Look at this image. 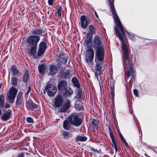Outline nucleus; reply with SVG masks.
<instances>
[{
	"instance_id": "1",
	"label": "nucleus",
	"mask_w": 157,
	"mask_h": 157,
	"mask_svg": "<svg viewBox=\"0 0 157 157\" xmlns=\"http://www.w3.org/2000/svg\"><path fill=\"white\" fill-rule=\"evenodd\" d=\"M114 22L117 26H118L121 30V33L117 29H115L117 35L119 38L121 44V48L123 52L124 58V74L126 78L132 77L134 78L135 76V71L132 68V65L130 59V51L127 39L125 37L124 29L121 25L116 12H112Z\"/></svg>"
},
{
	"instance_id": "4",
	"label": "nucleus",
	"mask_w": 157,
	"mask_h": 157,
	"mask_svg": "<svg viewBox=\"0 0 157 157\" xmlns=\"http://www.w3.org/2000/svg\"><path fill=\"white\" fill-rule=\"evenodd\" d=\"M69 120L71 124L77 126H79L82 123V120L78 118L77 114L72 115L69 117Z\"/></svg>"
},
{
	"instance_id": "57",
	"label": "nucleus",
	"mask_w": 157,
	"mask_h": 157,
	"mask_svg": "<svg viewBox=\"0 0 157 157\" xmlns=\"http://www.w3.org/2000/svg\"><path fill=\"white\" fill-rule=\"evenodd\" d=\"M96 77H97V79H98V77H97V76H96Z\"/></svg>"
},
{
	"instance_id": "14",
	"label": "nucleus",
	"mask_w": 157,
	"mask_h": 157,
	"mask_svg": "<svg viewBox=\"0 0 157 157\" xmlns=\"http://www.w3.org/2000/svg\"><path fill=\"white\" fill-rule=\"evenodd\" d=\"M11 113V112L10 111L5 112L1 117L0 119L4 121L9 120L10 118Z\"/></svg>"
},
{
	"instance_id": "30",
	"label": "nucleus",
	"mask_w": 157,
	"mask_h": 157,
	"mask_svg": "<svg viewBox=\"0 0 157 157\" xmlns=\"http://www.w3.org/2000/svg\"><path fill=\"white\" fill-rule=\"evenodd\" d=\"M89 31L92 34L95 33L96 30L95 28L92 25H90L89 28Z\"/></svg>"
},
{
	"instance_id": "5",
	"label": "nucleus",
	"mask_w": 157,
	"mask_h": 157,
	"mask_svg": "<svg viewBox=\"0 0 157 157\" xmlns=\"http://www.w3.org/2000/svg\"><path fill=\"white\" fill-rule=\"evenodd\" d=\"M56 91V87L50 84L48 85L44 90V93L46 92L48 95L49 96H54Z\"/></svg>"
},
{
	"instance_id": "22",
	"label": "nucleus",
	"mask_w": 157,
	"mask_h": 157,
	"mask_svg": "<svg viewBox=\"0 0 157 157\" xmlns=\"http://www.w3.org/2000/svg\"><path fill=\"white\" fill-rule=\"evenodd\" d=\"M99 120L94 119H92L91 121L92 126L94 128H97L98 126Z\"/></svg>"
},
{
	"instance_id": "23",
	"label": "nucleus",
	"mask_w": 157,
	"mask_h": 157,
	"mask_svg": "<svg viewBox=\"0 0 157 157\" xmlns=\"http://www.w3.org/2000/svg\"><path fill=\"white\" fill-rule=\"evenodd\" d=\"M29 78L28 75V72L27 70H25L24 72V75L23 77V81L25 82H27Z\"/></svg>"
},
{
	"instance_id": "51",
	"label": "nucleus",
	"mask_w": 157,
	"mask_h": 157,
	"mask_svg": "<svg viewBox=\"0 0 157 157\" xmlns=\"http://www.w3.org/2000/svg\"><path fill=\"white\" fill-rule=\"evenodd\" d=\"M2 113V111L1 109H0V116L1 115Z\"/></svg>"
},
{
	"instance_id": "39",
	"label": "nucleus",
	"mask_w": 157,
	"mask_h": 157,
	"mask_svg": "<svg viewBox=\"0 0 157 157\" xmlns=\"http://www.w3.org/2000/svg\"><path fill=\"white\" fill-rule=\"evenodd\" d=\"M60 61L62 63L65 64L67 62V58L66 57H63L61 58Z\"/></svg>"
},
{
	"instance_id": "17",
	"label": "nucleus",
	"mask_w": 157,
	"mask_h": 157,
	"mask_svg": "<svg viewBox=\"0 0 157 157\" xmlns=\"http://www.w3.org/2000/svg\"><path fill=\"white\" fill-rule=\"evenodd\" d=\"M46 30L45 28H40L36 29L33 31L32 33L34 35H41L42 33H44Z\"/></svg>"
},
{
	"instance_id": "11",
	"label": "nucleus",
	"mask_w": 157,
	"mask_h": 157,
	"mask_svg": "<svg viewBox=\"0 0 157 157\" xmlns=\"http://www.w3.org/2000/svg\"><path fill=\"white\" fill-rule=\"evenodd\" d=\"M10 105L7 103L5 102V98L4 96L0 95V108H2L7 109L10 107Z\"/></svg>"
},
{
	"instance_id": "12",
	"label": "nucleus",
	"mask_w": 157,
	"mask_h": 157,
	"mask_svg": "<svg viewBox=\"0 0 157 157\" xmlns=\"http://www.w3.org/2000/svg\"><path fill=\"white\" fill-rule=\"evenodd\" d=\"M63 101V98L59 95L57 96L55 100L54 104L56 107H59L62 105Z\"/></svg>"
},
{
	"instance_id": "52",
	"label": "nucleus",
	"mask_w": 157,
	"mask_h": 157,
	"mask_svg": "<svg viewBox=\"0 0 157 157\" xmlns=\"http://www.w3.org/2000/svg\"><path fill=\"white\" fill-rule=\"evenodd\" d=\"M141 142L143 144H144V143H143V142H142V140H141Z\"/></svg>"
},
{
	"instance_id": "49",
	"label": "nucleus",
	"mask_w": 157,
	"mask_h": 157,
	"mask_svg": "<svg viewBox=\"0 0 157 157\" xmlns=\"http://www.w3.org/2000/svg\"><path fill=\"white\" fill-rule=\"evenodd\" d=\"M18 157H24V155L23 154H20Z\"/></svg>"
},
{
	"instance_id": "45",
	"label": "nucleus",
	"mask_w": 157,
	"mask_h": 157,
	"mask_svg": "<svg viewBox=\"0 0 157 157\" xmlns=\"http://www.w3.org/2000/svg\"><path fill=\"white\" fill-rule=\"evenodd\" d=\"M68 74H69L68 72H65V78H70V76Z\"/></svg>"
},
{
	"instance_id": "53",
	"label": "nucleus",
	"mask_w": 157,
	"mask_h": 157,
	"mask_svg": "<svg viewBox=\"0 0 157 157\" xmlns=\"http://www.w3.org/2000/svg\"><path fill=\"white\" fill-rule=\"evenodd\" d=\"M89 34H90V33H87V35H88Z\"/></svg>"
},
{
	"instance_id": "8",
	"label": "nucleus",
	"mask_w": 157,
	"mask_h": 157,
	"mask_svg": "<svg viewBox=\"0 0 157 157\" xmlns=\"http://www.w3.org/2000/svg\"><path fill=\"white\" fill-rule=\"evenodd\" d=\"M46 48V44L43 41L40 42L39 45L38 50L37 52V55L39 56H40L43 54Z\"/></svg>"
},
{
	"instance_id": "31",
	"label": "nucleus",
	"mask_w": 157,
	"mask_h": 157,
	"mask_svg": "<svg viewBox=\"0 0 157 157\" xmlns=\"http://www.w3.org/2000/svg\"><path fill=\"white\" fill-rule=\"evenodd\" d=\"M45 67L42 64L39 65L38 67V70L40 73H43L45 71Z\"/></svg>"
},
{
	"instance_id": "37",
	"label": "nucleus",
	"mask_w": 157,
	"mask_h": 157,
	"mask_svg": "<svg viewBox=\"0 0 157 157\" xmlns=\"http://www.w3.org/2000/svg\"><path fill=\"white\" fill-rule=\"evenodd\" d=\"M112 146L113 147L115 150V151L116 152H117V145H116V141H115V140H112Z\"/></svg>"
},
{
	"instance_id": "41",
	"label": "nucleus",
	"mask_w": 157,
	"mask_h": 157,
	"mask_svg": "<svg viewBox=\"0 0 157 157\" xmlns=\"http://www.w3.org/2000/svg\"><path fill=\"white\" fill-rule=\"evenodd\" d=\"M133 92L136 96L138 97V92L137 89H134L133 90Z\"/></svg>"
},
{
	"instance_id": "34",
	"label": "nucleus",
	"mask_w": 157,
	"mask_h": 157,
	"mask_svg": "<svg viewBox=\"0 0 157 157\" xmlns=\"http://www.w3.org/2000/svg\"><path fill=\"white\" fill-rule=\"evenodd\" d=\"M75 108L77 110L80 111L82 109V107L79 104H78V102L77 101L76 104L75 105Z\"/></svg>"
},
{
	"instance_id": "25",
	"label": "nucleus",
	"mask_w": 157,
	"mask_h": 157,
	"mask_svg": "<svg viewBox=\"0 0 157 157\" xmlns=\"http://www.w3.org/2000/svg\"><path fill=\"white\" fill-rule=\"evenodd\" d=\"M18 78L15 77H12L11 78V83L14 86L17 85L18 81Z\"/></svg>"
},
{
	"instance_id": "10",
	"label": "nucleus",
	"mask_w": 157,
	"mask_h": 157,
	"mask_svg": "<svg viewBox=\"0 0 157 157\" xmlns=\"http://www.w3.org/2000/svg\"><path fill=\"white\" fill-rule=\"evenodd\" d=\"M90 23V21H87V18L86 16L83 15L80 17V24L81 27L83 29H86L87 24Z\"/></svg>"
},
{
	"instance_id": "28",
	"label": "nucleus",
	"mask_w": 157,
	"mask_h": 157,
	"mask_svg": "<svg viewBox=\"0 0 157 157\" xmlns=\"http://www.w3.org/2000/svg\"><path fill=\"white\" fill-rule=\"evenodd\" d=\"M82 96V90L81 89H79L78 91L77 94L75 96V98L77 100L81 99Z\"/></svg>"
},
{
	"instance_id": "15",
	"label": "nucleus",
	"mask_w": 157,
	"mask_h": 157,
	"mask_svg": "<svg viewBox=\"0 0 157 157\" xmlns=\"http://www.w3.org/2000/svg\"><path fill=\"white\" fill-rule=\"evenodd\" d=\"M37 46L31 45V49H28V52L31 56H34L36 53Z\"/></svg>"
},
{
	"instance_id": "9",
	"label": "nucleus",
	"mask_w": 157,
	"mask_h": 157,
	"mask_svg": "<svg viewBox=\"0 0 157 157\" xmlns=\"http://www.w3.org/2000/svg\"><path fill=\"white\" fill-rule=\"evenodd\" d=\"M94 56V50L91 48H89L87 51L86 61L87 62H91L93 59Z\"/></svg>"
},
{
	"instance_id": "46",
	"label": "nucleus",
	"mask_w": 157,
	"mask_h": 157,
	"mask_svg": "<svg viewBox=\"0 0 157 157\" xmlns=\"http://www.w3.org/2000/svg\"><path fill=\"white\" fill-rule=\"evenodd\" d=\"M119 135L122 140L124 139V137H123L122 134L120 132Z\"/></svg>"
},
{
	"instance_id": "27",
	"label": "nucleus",
	"mask_w": 157,
	"mask_h": 157,
	"mask_svg": "<svg viewBox=\"0 0 157 157\" xmlns=\"http://www.w3.org/2000/svg\"><path fill=\"white\" fill-rule=\"evenodd\" d=\"M63 127L65 129L68 130L70 127V124L67 120L63 122Z\"/></svg>"
},
{
	"instance_id": "32",
	"label": "nucleus",
	"mask_w": 157,
	"mask_h": 157,
	"mask_svg": "<svg viewBox=\"0 0 157 157\" xmlns=\"http://www.w3.org/2000/svg\"><path fill=\"white\" fill-rule=\"evenodd\" d=\"M92 37V35H91L90 38L88 39H87L85 41V43L86 45L88 47H90V44L91 41V38Z\"/></svg>"
},
{
	"instance_id": "13",
	"label": "nucleus",
	"mask_w": 157,
	"mask_h": 157,
	"mask_svg": "<svg viewBox=\"0 0 157 157\" xmlns=\"http://www.w3.org/2000/svg\"><path fill=\"white\" fill-rule=\"evenodd\" d=\"M71 101L67 99L66 100L64 103L60 110L62 112H65L70 107Z\"/></svg>"
},
{
	"instance_id": "33",
	"label": "nucleus",
	"mask_w": 157,
	"mask_h": 157,
	"mask_svg": "<svg viewBox=\"0 0 157 157\" xmlns=\"http://www.w3.org/2000/svg\"><path fill=\"white\" fill-rule=\"evenodd\" d=\"M29 108L36 109L38 107V106L37 105L33 102H30L29 103Z\"/></svg>"
},
{
	"instance_id": "18",
	"label": "nucleus",
	"mask_w": 157,
	"mask_h": 157,
	"mask_svg": "<svg viewBox=\"0 0 157 157\" xmlns=\"http://www.w3.org/2000/svg\"><path fill=\"white\" fill-rule=\"evenodd\" d=\"M57 72V69L56 66L51 65L50 66L48 73L49 74L52 75L56 73Z\"/></svg>"
},
{
	"instance_id": "38",
	"label": "nucleus",
	"mask_w": 157,
	"mask_h": 157,
	"mask_svg": "<svg viewBox=\"0 0 157 157\" xmlns=\"http://www.w3.org/2000/svg\"><path fill=\"white\" fill-rule=\"evenodd\" d=\"M26 121L28 123H33V119L31 117H27L26 119Z\"/></svg>"
},
{
	"instance_id": "54",
	"label": "nucleus",
	"mask_w": 157,
	"mask_h": 157,
	"mask_svg": "<svg viewBox=\"0 0 157 157\" xmlns=\"http://www.w3.org/2000/svg\"><path fill=\"white\" fill-rule=\"evenodd\" d=\"M1 84H0V89L1 88Z\"/></svg>"
},
{
	"instance_id": "56",
	"label": "nucleus",
	"mask_w": 157,
	"mask_h": 157,
	"mask_svg": "<svg viewBox=\"0 0 157 157\" xmlns=\"http://www.w3.org/2000/svg\"><path fill=\"white\" fill-rule=\"evenodd\" d=\"M96 77H97V79H98V77H97V76H96Z\"/></svg>"
},
{
	"instance_id": "58",
	"label": "nucleus",
	"mask_w": 157,
	"mask_h": 157,
	"mask_svg": "<svg viewBox=\"0 0 157 157\" xmlns=\"http://www.w3.org/2000/svg\"><path fill=\"white\" fill-rule=\"evenodd\" d=\"M96 77H97V79H98V77H97V76H96Z\"/></svg>"
},
{
	"instance_id": "21",
	"label": "nucleus",
	"mask_w": 157,
	"mask_h": 157,
	"mask_svg": "<svg viewBox=\"0 0 157 157\" xmlns=\"http://www.w3.org/2000/svg\"><path fill=\"white\" fill-rule=\"evenodd\" d=\"M22 100V95L21 94H19L17 96L16 102V104L17 106L19 105L21 103Z\"/></svg>"
},
{
	"instance_id": "35",
	"label": "nucleus",
	"mask_w": 157,
	"mask_h": 157,
	"mask_svg": "<svg viewBox=\"0 0 157 157\" xmlns=\"http://www.w3.org/2000/svg\"><path fill=\"white\" fill-rule=\"evenodd\" d=\"M110 92L112 98L113 99L114 97V87L113 85L111 86L110 87Z\"/></svg>"
},
{
	"instance_id": "42",
	"label": "nucleus",
	"mask_w": 157,
	"mask_h": 157,
	"mask_svg": "<svg viewBox=\"0 0 157 157\" xmlns=\"http://www.w3.org/2000/svg\"><path fill=\"white\" fill-rule=\"evenodd\" d=\"M53 0H48V3L49 5L52 6L53 5Z\"/></svg>"
},
{
	"instance_id": "47",
	"label": "nucleus",
	"mask_w": 157,
	"mask_h": 157,
	"mask_svg": "<svg viewBox=\"0 0 157 157\" xmlns=\"http://www.w3.org/2000/svg\"><path fill=\"white\" fill-rule=\"evenodd\" d=\"M30 87H29L28 88V90L27 91V92H26V95L28 94H29V93L30 92Z\"/></svg>"
},
{
	"instance_id": "6",
	"label": "nucleus",
	"mask_w": 157,
	"mask_h": 157,
	"mask_svg": "<svg viewBox=\"0 0 157 157\" xmlns=\"http://www.w3.org/2000/svg\"><path fill=\"white\" fill-rule=\"evenodd\" d=\"M40 40L39 36L33 35L29 36L28 39V42L31 45L37 46V43Z\"/></svg>"
},
{
	"instance_id": "50",
	"label": "nucleus",
	"mask_w": 157,
	"mask_h": 157,
	"mask_svg": "<svg viewBox=\"0 0 157 157\" xmlns=\"http://www.w3.org/2000/svg\"><path fill=\"white\" fill-rule=\"evenodd\" d=\"M46 14L49 15V10H48V11H47L46 12Z\"/></svg>"
},
{
	"instance_id": "44",
	"label": "nucleus",
	"mask_w": 157,
	"mask_h": 157,
	"mask_svg": "<svg viewBox=\"0 0 157 157\" xmlns=\"http://www.w3.org/2000/svg\"><path fill=\"white\" fill-rule=\"evenodd\" d=\"M122 140V142H123V143L126 146L128 147V144L127 142L124 139H123Z\"/></svg>"
},
{
	"instance_id": "40",
	"label": "nucleus",
	"mask_w": 157,
	"mask_h": 157,
	"mask_svg": "<svg viewBox=\"0 0 157 157\" xmlns=\"http://www.w3.org/2000/svg\"><path fill=\"white\" fill-rule=\"evenodd\" d=\"M126 32H127V34H128V36L132 40H133L134 39V35L132 34H130L129 33L128 31H127L126 30H125Z\"/></svg>"
},
{
	"instance_id": "29",
	"label": "nucleus",
	"mask_w": 157,
	"mask_h": 157,
	"mask_svg": "<svg viewBox=\"0 0 157 157\" xmlns=\"http://www.w3.org/2000/svg\"><path fill=\"white\" fill-rule=\"evenodd\" d=\"M76 139L77 140L84 141L87 140V138L85 136H79L76 137Z\"/></svg>"
},
{
	"instance_id": "36",
	"label": "nucleus",
	"mask_w": 157,
	"mask_h": 157,
	"mask_svg": "<svg viewBox=\"0 0 157 157\" xmlns=\"http://www.w3.org/2000/svg\"><path fill=\"white\" fill-rule=\"evenodd\" d=\"M62 10V8L60 6L58 8L56 12V13L59 16H60L61 15V11Z\"/></svg>"
},
{
	"instance_id": "20",
	"label": "nucleus",
	"mask_w": 157,
	"mask_h": 157,
	"mask_svg": "<svg viewBox=\"0 0 157 157\" xmlns=\"http://www.w3.org/2000/svg\"><path fill=\"white\" fill-rule=\"evenodd\" d=\"M73 94V90L70 87H67L66 89L65 95L67 97L72 95Z\"/></svg>"
},
{
	"instance_id": "43",
	"label": "nucleus",
	"mask_w": 157,
	"mask_h": 157,
	"mask_svg": "<svg viewBox=\"0 0 157 157\" xmlns=\"http://www.w3.org/2000/svg\"><path fill=\"white\" fill-rule=\"evenodd\" d=\"M110 135L111 138L112 140H115L114 137V136L113 135V134L112 132H110Z\"/></svg>"
},
{
	"instance_id": "16",
	"label": "nucleus",
	"mask_w": 157,
	"mask_h": 157,
	"mask_svg": "<svg viewBox=\"0 0 157 157\" xmlns=\"http://www.w3.org/2000/svg\"><path fill=\"white\" fill-rule=\"evenodd\" d=\"M10 70L11 71V74L13 76H16L19 74V71L16 66H12Z\"/></svg>"
},
{
	"instance_id": "19",
	"label": "nucleus",
	"mask_w": 157,
	"mask_h": 157,
	"mask_svg": "<svg viewBox=\"0 0 157 157\" xmlns=\"http://www.w3.org/2000/svg\"><path fill=\"white\" fill-rule=\"evenodd\" d=\"M67 83L66 81H60L58 84V88L59 90H62L66 86Z\"/></svg>"
},
{
	"instance_id": "55",
	"label": "nucleus",
	"mask_w": 157,
	"mask_h": 157,
	"mask_svg": "<svg viewBox=\"0 0 157 157\" xmlns=\"http://www.w3.org/2000/svg\"><path fill=\"white\" fill-rule=\"evenodd\" d=\"M96 77H97V79H98V77H97V76H96Z\"/></svg>"
},
{
	"instance_id": "26",
	"label": "nucleus",
	"mask_w": 157,
	"mask_h": 157,
	"mask_svg": "<svg viewBox=\"0 0 157 157\" xmlns=\"http://www.w3.org/2000/svg\"><path fill=\"white\" fill-rule=\"evenodd\" d=\"M72 81L75 86L77 88H79L80 87V85L78 81L76 78H72Z\"/></svg>"
},
{
	"instance_id": "48",
	"label": "nucleus",
	"mask_w": 157,
	"mask_h": 157,
	"mask_svg": "<svg viewBox=\"0 0 157 157\" xmlns=\"http://www.w3.org/2000/svg\"><path fill=\"white\" fill-rule=\"evenodd\" d=\"M94 14L95 16L97 18H98V15L97 13V12H96V11H94Z\"/></svg>"
},
{
	"instance_id": "2",
	"label": "nucleus",
	"mask_w": 157,
	"mask_h": 157,
	"mask_svg": "<svg viewBox=\"0 0 157 157\" xmlns=\"http://www.w3.org/2000/svg\"><path fill=\"white\" fill-rule=\"evenodd\" d=\"M93 45L94 49L96 50V54L98 57L99 58L101 56L103 57V54H104L103 48V40L101 36L97 35L95 36L93 38Z\"/></svg>"
},
{
	"instance_id": "3",
	"label": "nucleus",
	"mask_w": 157,
	"mask_h": 157,
	"mask_svg": "<svg viewBox=\"0 0 157 157\" xmlns=\"http://www.w3.org/2000/svg\"><path fill=\"white\" fill-rule=\"evenodd\" d=\"M17 93V90L14 87H12L10 89L7 93V98L9 103L12 104L14 102Z\"/></svg>"
},
{
	"instance_id": "7",
	"label": "nucleus",
	"mask_w": 157,
	"mask_h": 157,
	"mask_svg": "<svg viewBox=\"0 0 157 157\" xmlns=\"http://www.w3.org/2000/svg\"><path fill=\"white\" fill-rule=\"evenodd\" d=\"M95 58H97L98 60H95L96 63V69L98 71H101V67L103 66V60L104 58V54H103V57L101 56L98 57V56L95 54Z\"/></svg>"
},
{
	"instance_id": "24",
	"label": "nucleus",
	"mask_w": 157,
	"mask_h": 157,
	"mask_svg": "<svg viewBox=\"0 0 157 157\" xmlns=\"http://www.w3.org/2000/svg\"><path fill=\"white\" fill-rule=\"evenodd\" d=\"M62 135L65 139H68L72 136V134L71 133L64 131H63Z\"/></svg>"
}]
</instances>
